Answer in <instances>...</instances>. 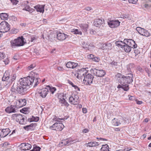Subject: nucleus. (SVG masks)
<instances>
[{
  "label": "nucleus",
  "mask_w": 151,
  "mask_h": 151,
  "mask_svg": "<svg viewBox=\"0 0 151 151\" xmlns=\"http://www.w3.org/2000/svg\"><path fill=\"white\" fill-rule=\"evenodd\" d=\"M22 80L20 82V84L29 88L28 86L33 84L34 79L30 76L24 77L21 79Z\"/></svg>",
  "instance_id": "nucleus-1"
},
{
  "label": "nucleus",
  "mask_w": 151,
  "mask_h": 151,
  "mask_svg": "<svg viewBox=\"0 0 151 151\" xmlns=\"http://www.w3.org/2000/svg\"><path fill=\"white\" fill-rule=\"evenodd\" d=\"M133 74L132 73H127L126 76H124L122 78L121 84H124L128 85V83H131L133 81Z\"/></svg>",
  "instance_id": "nucleus-2"
},
{
  "label": "nucleus",
  "mask_w": 151,
  "mask_h": 151,
  "mask_svg": "<svg viewBox=\"0 0 151 151\" xmlns=\"http://www.w3.org/2000/svg\"><path fill=\"white\" fill-rule=\"evenodd\" d=\"M25 116L19 114H14L12 115V118L15 120L17 122H19L20 124H25L26 121L25 120Z\"/></svg>",
  "instance_id": "nucleus-3"
},
{
  "label": "nucleus",
  "mask_w": 151,
  "mask_h": 151,
  "mask_svg": "<svg viewBox=\"0 0 151 151\" xmlns=\"http://www.w3.org/2000/svg\"><path fill=\"white\" fill-rule=\"evenodd\" d=\"M10 29V25L6 22L3 21L0 24V32L5 33L8 31Z\"/></svg>",
  "instance_id": "nucleus-4"
},
{
  "label": "nucleus",
  "mask_w": 151,
  "mask_h": 151,
  "mask_svg": "<svg viewBox=\"0 0 151 151\" xmlns=\"http://www.w3.org/2000/svg\"><path fill=\"white\" fill-rule=\"evenodd\" d=\"M58 97L60 99L59 103L62 106H65L68 107L69 105V104L65 100L66 97L63 93H60Z\"/></svg>",
  "instance_id": "nucleus-5"
},
{
  "label": "nucleus",
  "mask_w": 151,
  "mask_h": 151,
  "mask_svg": "<svg viewBox=\"0 0 151 151\" xmlns=\"http://www.w3.org/2000/svg\"><path fill=\"white\" fill-rule=\"evenodd\" d=\"M79 97L77 94H73L69 98V102L72 104L76 105L79 103Z\"/></svg>",
  "instance_id": "nucleus-6"
},
{
  "label": "nucleus",
  "mask_w": 151,
  "mask_h": 151,
  "mask_svg": "<svg viewBox=\"0 0 151 151\" xmlns=\"http://www.w3.org/2000/svg\"><path fill=\"white\" fill-rule=\"evenodd\" d=\"M88 73V71L84 68L79 69L77 73L75 74V76L78 78L82 79L84 78Z\"/></svg>",
  "instance_id": "nucleus-7"
},
{
  "label": "nucleus",
  "mask_w": 151,
  "mask_h": 151,
  "mask_svg": "<svg viewBox=\"0 0 151 151\" xmlns=\"http://www.w3.org/2000/svg\"><path fill=\"white\" fill-rule=\"evenodd\" d=\"M93 77L92 75L88 73L84 76L83 78V82L85 84L87 85H90L93 81Z\"/></svg>",
  "instance_id": "nucleus-8"
},
{
  "label": "nucleus",
  "mask_w": 151,
  "mask_h": 151,
  "mask_svg": "<svg viewBox=\"0 0 151 151\" xmlns=\"http://www.w3.org/2000/svg\"><path fill=\"white\" fill-rule=\"evenodd\" d=\"M29 88L20 84L16 87V90L19 93L23 95L27 92Z\"/></svg>",
  "instance_id": "nucleus-9"
},
{
  "label": "nucleus",
  "mask_w": 151,
  "mask_h": 151,
  "mask_svg": "<svg viewBox=\"0 0 151 151\" xmlns=\"http://www.w3.org/2000/svg\"><path fill=\"white\" fill-rule=\"evenodd\" d=\"M64 127V125L63 123H55L52 125V126L50 127V128L52 129V128H54L52 129L53 130L61 131Z\"/></svg>",
  "instance_id": "nucleus-10"
},
{
  "label": "nucleus",
  "mask_w": 151,
  "mask_h": 151,
  "mask_svg": "<svg viewBox=\"0 0 151 151\" xmlns=\"http://www.w3.org/2000/svg\"><path fill=\"white\" fill-rule=\"evenodd\" d=\"M93 74L97 76L102 77L104 76L106 74V72L103 70H97L96 69H91Z\"/></svg>",
  "instance_id": "nucleus-11"
},
{
  "label": "nucleus",
  "mask_w": 151,
  "mask_h": 151,
  "mask_svg": "<svg viewBox=\"0 0 151 151\" xmlns=\"http://www.w3.org/2000/svg\"><path fill=\"white\" fill-rule=\"evenodd\" d=\"M124 42H127V44L131 48H135L137 47V45L135 43V42L132 39H125Z\"/></svg>",
  "instance_id": "nucleus-12"
},
{
  "label": "nucleus",
  "mask_w": 151,
  "mask_h": 151,
  "mask_svg": "<svg viewBox=\"0 0 151 151\" xmlns=\"http://www.w3.org/2000/svg\"><path fill=\"white\" fill-rule=\"evenodd\" d=\"M26 104V100L25 99H19L16 101V106L17 108H19Z\"/></svg>",
  "instance_id": "nucleus-13"
},
{
  "label": "nucleus",
  "mask_w": 151,
  "mask_h": 151,
  "mask_svg": "<svg viewBox=\"0 0 151 151\" xmlns=\"http://www.w3.org/2000/svg\"><path fill=\"white\" fill-rule=\"evenodd\" d=\"M32 75V78H33L34 81L33 82L34 83V87L37 86L40 81V78L37 77V74H35L34 72H32L30 73Z\"/></svg>",
  "instance_id": "nucleus-14"
},
{
  "label": "nucleus",
  "mask_w": 151,
  "mask_h": 151,
  "mask_svg": "<svg viewBox=\"0 0 151 151\" xmlns=\"http://www.w3.org/2000/svg\"><path fill=\"white\" fill-rule=\"evenodd\" d=\"M11 132L8 128L0 129V137H4L7 136Z\"/></svg>",
  "instance_id": "nucleus-15"
},
{
  "label": "nucleus",
  "mask_w": 151,
  "mask_h": 151,
  "mask_svg": "<svg viewBox=\"0 0 151 151\" xmlns=\"http://www.w3.org/2000/svg\"><path fill=\"white\" fill-rule=\"evenodd\" d=\"M16 108V105H11L6 107L5 109V111L8 113L16 112L17 110Z\"/></svg>",
  "instance_id": "nucleus-16"
},
{
  "label": "nucleus",
  "mask_w": 151,
  "mask_h": 151,
  "mask_svg": "<svg viewBox=\"0 0 151 151\" xmlns=\"http://www.w3.org/2000/svg\"><path fill=\"white\" fill-rule=\"evenodd\" d=\"M21 150H26L30 149L32 147L31 145L28 143H22L20 145Z\"/></svg>",
  "instance_id": "nucleus-17"
},
{
  "label": "nucleus",
  "mask_w": 151,
  "mask_h": 151,
  "mask_svg": "<svg viewBox=\"0 0 151 151\" xmlns=\"http://www.w3.org/2000/svg\"><path fill=\"white\" fill-rule=\"evenodd\" d=\"M56 36L58 39L60 41L64 40L68 37V35H67L61 32L58 33Z\"/></svg>",
  "instance_id": "nucleus-18"
},
{
  "label": "nucleus",
  "mask_w": 151,
  "mask_h": 151,
  "mask_svg": "<svg viewBox=\"0 0 151 151\" xmlns=\"http://www.w3.org/2000/svg\"><path fill=\"white\" fill-rule=\"evenodd\" d=\"M120 22L118 20L110 21L108 22V24L111 28L116 27L119 25Z\"/></svg>",
  "instance_id": "nucleus-19"
},
{
  "label": "nucleus",
  "mask_w": 151,
  "mask_h": 151,
  "mask_svg": "<svg viewBox=\"0 0 151 151\" xmlns=\"http://www.w3.org/2000/svg\"><path fill=\"white\" fill-rule=\"evenodd\" d=\"M48 89L47 87L42 89L39 93L40 96L42 98H45L48 93Z\"/></svg>",
  "instance_id": "nucleus-20"
},
{
  "label": "nucleus",
  "mask_w": 151,
  "mask_h": 151,
  "mask_svg": "<svg viewBox=\"0 0 151 151\" xmlns=\"http://www.w3.org/2000/svg\"><path fill=\"white\" fill-rule=\"evenodd\" d=\"M15 40L18 46H22L24 44L25 42L24 41V38L23 37H19Z\"/></svg>",
  "instance_id": "nucleus-21"
},
{
  "label": "nucleus",
  "mask_w": 151,
  "mask_h": 151,
  "mask_svg": "<svg viewBox=\"0 0 151 151\" xmlns=\"http://www.w3.org/2000/svg\"><path fill=\"white\" fill-rule=\"evenodd\" d=\"M77 65V63L71 61L68 62L66 64V66L67 68L72 69L76 68Z\"/></svg>",
  "instance_id": "nucleus-22"
},
{
  "label": "nucleus",
  "mask_w": 151,
  "mask_h": 151,
  "mask_svg": "<svg viewBox=\"0 0 151 151\" xmlns=\"http://www.w3.org/2000/svg\"><path fill=\"white\" fill-rule=\"evenodd\" d=\"M71 139H66L63 140L60 143V146H63V145L65 146L66 145H68L70 144H72L71 143Z\"/></svg>",
  "instance_id": "nucleus-23"
},
{
  "label": "nucleus",
  "mask_w": 151,
  "mask_h": 151,
  "mask_svg": "<svg viewBox=\"0 0 151 151\" xmlns=\"http://www.w3.org/2000/svg\"><path fill=\"white\" fill-rule=\"evenodd\" d=\"M112 46L111 43L106 42L102 46L103 50H111L112 49Z\"/></svg>",
  "instance_id": "nucleus-24"
},
{
  "label": "nucleus",
  "mask_w": 151,
  "mask_h": 151,
  "mask_svg": "<svg viewBox=\"0 0 151 151\" xmlns=\"http://www.w3.org/2000/svg\"><path fill=\"white\" fill-rule=\"evenodd\" d=\"M35 9L37 11L43 13L44 11V6L43 5H37L35 6L34 7Z\"/></svg>",
  "instance_id": "nucleus-25"
},
{
  "label": "nucleus",
  "mask_w": 151,
  "mask_h": 151,
  "mask_svg": "<svg viewBox=\"0 0 151 151\" xmlns=\"http://www.w3.org/2000/svg\"><path fill=\"white\" fill-rule=\"evenodd\" d=\"M104 21L101 19H96L94 22V25L96 27H99L103 24Z\"/></svg>",
  "instance_id": "nucleus-26"
},
{
  "label": "nucleus",
  "mask_w": 151,
  "mask_h": 151,
  "mask_svg": "<svg viewBox=\"0 0 151 151\" xmlns=\"http://www.w3.org/2000/svg\"><path fill=\"white\" fill-rule=\"evenodd\" d=\"M86 145L87 147H95L96 145H99V143L95 141H92L90 142H89L88 143L86 144Z\"/></svg>",
  "instance_id": "nucleus-27"
},
{
  "label": "nucleus",
  "mask_w": 151,
  "mask_h": 151,
  "mask_svg": "<svg viewBox=\"0 0 151 151\" xmlns=\"http://www.w3.org/2000/svg\"><path fill=\"white\" fill-rule=\"evenodd\" d=\"M9 71H6L4 73V76L2 78V80L5 81L8 80L9 78Z\"/></svg>",
  "instance_id": "nucleus-28"
},
{
  "label": "nucleus",
  "mask_w": 151,
  "mask_h": 151,
  "mask_svg": "<svg viewBox=\"0 0 151 151\" xmlns=\"http://www.w3.org/2000/svg\"><path fill=\"white\" fill-rule=\"evenodd\" d=\"M122 85H119L117 86L118 88H122L125 91H127L129 89V85L126 84H123Z\"/></svg>",
  "instance_id": "nucleus-29"
},
{
  "label": "nucleus",
  "mask_w": 151,
  "mask_h": 151,
  "mask_svg": "<svg viewBox=\"0 0 151 151\" xmlns=\"http://www.w3.org/2000/svg\"><path fill=\"white\" fill-rule=\"evenodd\" d=\"M124 49V50L127 52H129L131 50V48L126 43L125 44L123 47Z\"/></svg>",
  "instance_id": "nucleus-30"
},
{
  "label": "nucleus",
  "mask_w": 151,
  "mask_h": 151,
  "mask_svg": "<svg viewBox=\"0 0 151 151\" xmlns=\"http://www.w3.org/2000/svg\"><path fill=\"white\" fill-rule=\"evenodd\" d=\"M80 28L83 31L86 32L88 28V25L87 24H81L80 25Z\"/></svg>",
  "instance_id": "nucleus-31"
},
{
  "label": "nucleus",
  "mask_w": 151,
  "mask_h": 151,
  "mask_svg": "<svg viewBox=\"0 0 151 151\" xmlns=\"http://www.w3.org/2000/svg\"><path fill=\"white\" fill-rule=\"evenodd\" d=\"M136 30L140 35L143 36L144 31H145V29L140 27H137L136 28Z\"/></svg>",
  "instance_id": "nucleus-32"
},
{
  "label": "nucleus",
  "mask_w": 151,
  "mask_h": 151,
  "mask_svg": "<svg viewBox=\"0 0 151 151\" xmlns=\"http://www.w3.org/2000/svg\"><path fill=\"white\" fill-rule=\"evenodd\" d=\"M125 43L120 41H117L115 42L116 45L119 47L123 48Z\"/></svg>",
  "instance_id": "nucleus-33"
},
{
  "label": "nucleus",
  "mask_w": 151,
  "mask_h": 151,
  "mask_svg": "<svg viewBox=\"0 0 151 151\" xmlns=\"http://www.w3.org/2000/svg\"><path fill=\"white\" fill-rule=\"evenodd\" d=\"M1 19L2 20H7L8 19V15L7 14L2 13L0 14Z\"/></svg>",
  "instance_id": "nucleus-34"
},
{
  "label": "nucleus",
  "mask_w": 151,
  "mask_h": 151,
  "mask_svg": "<svg viewBox=\"0 0 151 151\" xmlns=\"http://www.w3.org/2000/svg\"><path fill=\"white\" fill-rule=\"evenodd\" d=\"M46 87L48 89V92L50 91L52 94H53L56 90L55 87H51L49 86H47Z\"/></svg>",
  "instance_id": "nucleus-35"
},
{
  "label": "nucleus",
  "mask_w": 151,
  "mask_h": 151,
  "mask_svg": "<svg viewBox=\"0 0 151 151\" xmlns=\"http://www.w3.org/2000/svg\"><path fill=\"white\" fill-rule=\"evenodd\" d=\"M71 32L73 34H78L80 35H82L81 31L78 29H73Z\"/></svg>",
  "instance_id": "nucleus-36"
},
{
  "label": "nucleus",
  "mask_w": 151,
  "mask_h": 151,
  "mask_svg": "<svg viewBox=\"0 0 151 151\" xmlns=\"http://www.w3.org/2000/svg\"><path fill=\"white\" fill-rule=\"evenodd\" d=\"M101 150L102 151H109V147L108 145L107 144L103 145H102Z\"/></svg>",
  "instance_id": "nucleus-37"
},
{
  "label": "nucleus",
  "mask_w": 151,
  "mask_h": 151,
  "mask_svg": "<svg viewBox=\"0 0 151 151\" xmlns=\"http://www.w3.org/2000/svg\"><path fill=\"white\" fill-rule=\"evenodd\" d=\"M110 64L112 65H114L115 66V68H118V66H119L120 63L113 60L110 62Z\"/></svg>",
  "instance_id": "nucleus-38"
},
{
  "label": "nucleus",
  "mask_w": 151,
  "mask_h": 151,
  "mask_svg": "<svg viewBox=\"0 0 151 151\" xmlns=\"http://www.w3.org/2000/svg\"><path fill=\"white\" fill-rule=\"evenodd\" d=\"M11 46L12 47H15V46L17 47V43L15 39L14 40H11L10 42Z\"/></svg>",
  "instance_id": "nucleus-39"
},
{
  "label": "nucleus",
  "mask_w": 151,
  "mask_h": 151,
  "mask_svg": "<svg viewBox=\"0 0 151 151\" xmlns=\"http://www.w3.org/2000/svg\"><path fill=\"white\" fill-rule=\"evenodd\" d=\"M120 119L121 120V122H119V119H116L115 121V124H114V125L115 126H118L119 124L123 123L124 119L122 118H120Z\"/></svg>",
  "instance_id": "nucleus-40"
},
{
  "label": "nucleus",
  "mask_w": 151,
  "mask_h": 151,
  "mask_svg": "<svg viewBox=\"0 0 151 151\" xmlns=\"http://www.w3.org/2000/svg\"><path fill=\"white\" fill-rule=\"evenodd\" d=\"M132 66L131 65H127V70L125 71V73L127 74V73H132V72L131 70V68Z\"/></svg>",
  "instance_id": "nucleus-41"
},
{
  "label": "nucleus",
  "mask_w": 151,
  "mask_h": 151,
  "mask_svg": "<svg viewBox=\"0 0 151 151\" xmlns=\"http://www.w3.org/2000/svg\"><path fill=\"white\" fill-rule=\"evenodd\" d=\"M116 76L117 78H119L120 79L118 80V81L121 84V83L122 81L121 80L122 78L123 77H124V76L122 75L121 74L118 73L116 75Z\"/></svg>",
  "instance_id": "nucleus-42"
},
{
  "label": "nucleus",
  "mask_w": 151,
  "mask_h": 151,
  "mask_svg": "<svg viewBox=\"0 0 151 151\" xmlns=\"http://www.w3.org/2000/svg\"><path fill=\"white\" fill-rule=\"evenodd\" d=\"M2 147L8 149L10 148V144L8 142H6L3 144Z\"/></svg>",
  "instance_id": "nucleus-43"
},
{
  "label": "nucleus",
  "mask_w": 151,
  "mask_h": 151,
  "mask_svg": "<svg viewBox=\"0 0 151 151\" xmlns=\"http://www.w3.org/2000/svg\"><path fill=\"white\" fill-rule=\"evenodd\" d=\"M145 31H144V33H143V36H145L147 37H149L150 36V34L148 31L145 29Z\"/></svg>",
  "instance_id": "nucleus-44"
},
{
  "label": "nucleus",
  "mask_w": 151,
  "mask_h": 151,
  "mask_svg": "<svg viewBox=\"0 0 151 151\" xmlns=\"http://www.w3.org/2000/svg\"><path fill=\"white\" fill-rule=\"evenodd\" d=\"M33 126V124H31L30 125H27L25 127H24V129L25 130H28L29 129H31V127Z\"/></svg>",
  "instance_id": "nucleus-45"
},
{
  "label": "nucleus",
  "mask_w": 151,
  "mask_h": 151,
  "mask_svg": "<svg viewBox=\"0 0 151 151\" xmlns=\"http://www.w3.org/2000/svg\"><path fill=\"white\" fill-rule=\"evenodd\" d=\"M92 60L96 62H99L100 61V59L98 57H94Z\"/></svg>",
  "instance_id": "nucleus-46"
},
{
  "label": "nucleus",
  "mask_w": 151,
  "mask_h": 151,
  "mask_svg": "<svg viewBox=\"0 0 151 151\" xmlns=\"http://www.w3.org/2000/svg\"><path fill=\"white\" fill-rule=\"evenodd\" d=\"M19 58V56L18 54H16L13 57V59L15 60H18Z\"/></svg>",
  "instance_id": "nucleus-47"
},
{
  "label": "nucleus",
  "mask_w": 151,
  "mask_h": 151,
  "mask_svg": "<svg viewBox=\"0 0 151 151\" xmlns=\"http://www.w3.org/2000/svg\"><path fill=\"white\" fill-rule=\"evenodd\" d=\"M5 56V55L3 52H0V60L4 59Z\"/></svg>",
  "instance_id": "nucleus-48"
},
{
  "label": "nucleus",
  "mask_w": 151,
  "mask_h": 151,
  "mask_svg": "<svg viewBox=\"0 0 151 151\" xmlns=\"http://www.w3.org/2000/svg\"><path fill=\"white\" fill-rule=\"evenodd\" d=\"M37 38V37L35 36H32L30 38V40L31 42H35Z\"/></svg>",
  "instance_id": "nucleus-49"
},
{
  "label": "nucleus",
  "mask_w": 151,
  "mask_h": 151,
  "mask_svg": "<svg viewBox=\"0 0 151 151\" xmlns=\"http://www.w3.org/2000/svg\"><path fill=\"white\" fill-rule=\"evenodd\" d=\"M18 85H17L16 84H14L13 86H12V87L11 88V91L13 92H14L16 90V87H17Z\"/></svg>",
  "instance_id": "nucleus-50"
},
{
  "label": "nucleus",
  "mask_w": 151,
  "mask_h": 151,
  "mask_svg": "<svg viewBox=\"0 0 151 151\" xmlns=\"http://www.w3.org/2000/svg\"><path fill=\"white\" fill-rule=\"evenodd\" d=\"M81 141V139H74L73 140H72L71 139V143H72V144L74 143H75L76 142H80Z\"/></svg>",
  "instance_id": "nucleus-51"
},
{
  "label": "nucleus",
  "mask_w": 151,
  "mask_h": 151,
  "mask_svg": "<svg viewBox=\"0 0 151 151\" xmlns=\"http://www.w3.org/2000/svg\"><path fill=\"white\" fill-rule=\"evenodd\" d=\"M36 65L35 64H32L28 67V68L30 70H32L35 66Z\"/></svg>",
  "instance_id": "nucleus-52"
},
{
  "label": "nucleus",
  "mask_w": 151,
  "mask_h": 151,
  "mask_svg": "<svg viewBox=\"0 0 151 151\" xmlns=\"http://www.w3.org/2000/svg\"><path fill=\"white\" fill-rule=\"evenodd\" d=\"M63 120V118L60 119L58 118L57 117V116H55V117L53 119V120L57 122H60V120Z\"/></svg>",
  "instance_id": "nucleus-53"
},
{
  "label": "nucleus",
  "mask_w": 151,
  "mask_h": 151,
  "mask_svg": "<svg viewBox=\"0 0 151 151\" xmlns=\"http://www.w3.org/2000/svg\"><path fill=\"white\" fill-rule=\"evenodd\" d=\"M17 77L16 75L15 74H13L12 77L11 79V81L12 82H13L16 79Z\"/></svg>",
  "instance_id": "nucleus-54"
},
{
  "label": "nucleus",
  "mask_w": 151,
  "mask_h": 151,
  "mask_svg": "<svg viewBox=\"0 0 151 151\" xmlns=\"http://www.w3.org/2000/svg\"><path fill=\"white\" fill-rule=\"evenodd\" d=\"M138 0H128L129 3L133 4H135L136 3Z\"/></svg>",
  "instance_id": "nucleus-55"
},
{
  "label": "nucleus",
  "mask_w": 151,
  "mask_h": 151,
  "mask_svg": "<svg viewBox=\"0 0 151 151\" xmlns=\"http://www.w3.org/2000/svg\"><path fill=\"white\" fill-rule=\"evenodd\" d=\"M4 62L6 65L8 64L9 62V59L8 58H7L4 60Z\"/></svg>",
  "instance_id": "nucleus-56"
},
{
  "label": "nucleus",
  "mask_w": 151,
  "mask_h": 151,
  "mask_svg": "<svg viewBox=\"0 0 151 151\" xmlns=\"http://www.w3.org/2000/svg\"><path fill=\"white\" fill-rule=\"evenodd\" d=\"M40 148L39 147H34L31 151H40Z\"/></svg>",
  "instance_id": "nucleus-57"
},
{
  "label": "nucleus",
  "mask_w": 151,
  "mask_h": 151,
  "mask_svg": "<svg viewBox=\"0 0 151 151\" xmlns=\"http://www.w3.org/2000/svg\"><path fill=\"white\" fill-rule=\"evenodd\" d=\"M13 4H16L18 2V0H9Z\"/></svg>",
  "instance_id": "nucleus-58"
},
{
  "label": "nucleus",
  "mask_w": 151,
  "mask_h": 151,
  "mask_svg": "<svg viewBox=\"0 0 151 151\" xmlns=\"http://www.w3.org/2000/svg\"><path fill=\"white\" fill-rule=\"evenodd\" d=\"M87 57L89 59L93 60L94 56L92 54H90L88 55Z\"/></svg>",
  "instance_id": "nucleus-59"
},
{
  "label": "nucleus",
  "mask_w": 151,
  "mask_h": 151,
  "mask_svg": "<svg viewBox=\"0 0 151 151\" xmlns=\"http://www.w3.org/2000/svg\"><path fill=\"white\" fill-rule=\"evenodd\" d=\"M27 108H24L20 110V111L23 113H25V112H27Z\"/></svg>",
  "instance_id": "nucleus-60"
},
{
  "label": "nucleus",
  "mask_w": 151,
  "mask_h": 151,
  "mask_svg": "<svg viewBox=\"0 0 151 151\" xmlns=\"http://www.w3.org/2000/svg\"><path fill=\"white\" fill-rule=\"evenodd\" d=\"M88 131H89V130L88 129H86V128L84 129L82 131V132L83 133H87L88 132Z\"/></svg>",
  "instance_id": "nucleus-61"
},
{
  "label": "nucleus",
  "mask_w": 151,
  "mask_h": 151,
  "mask_svg": "<svg viewBox=\"0 0 151 151\" xmlns=\"http://www.w3.org/2000/svg\"><path fill=\"white\" fill-rule=\"evenodd\" d=\"M136 103L139 105H141L142 103V101H139L137 100H136Z\"/></svg>",
  "instance_id": "nucleus-62"
},
{
  "label": "nucleus",
  "mask_w": 151,
  "mask_h": 151,
  "mask_svg": "<svg viewBox=\"0 0 151 151\" xmlns=\"http://www.w3.org/2000/svg\"><path fill=\"white\" fill-rule=\"evenodd\" d=\"M73 87H74V88H75V89L77 91L78 90V91H79V90H80L79 88L76 86V85L73 86Z\"/></svg>",
  "instance_id": "nucleus-63"
},
{
  "label": "nucleus",
  "mask_w": 151,
  "mask_h": 151,
  "mask_svg": "<svg viewBox=\"0 0 151 151\" xmlns=\"http://www.w3.org/2000/svg\"><path fill=\"white\" fill-rule=\"evenodd\" d=\"M82 111L84 113H86L87 112V109L86 108H83L82 109Z\"/></svg>",
  "instance_id": "nucleus-64"
}]
</instances>
